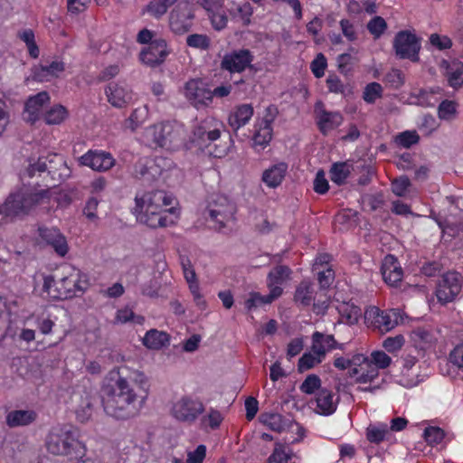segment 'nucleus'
Listing matches in <instances>:
<instances>
[{
    "label": "nucleus",
    "mask_w": 463,
    "mask_h": 463,
    "mask_svg": "<svg viewBox=\"0 0 463 463\" xmlns=\"http://www.w3.org/2000/svg\"><path fill=\"white\" fill-rule=\"evenodd\" d=\"M45 445L49 453L67 457L69 460L85 456V446L66 428H53L47 435Z\"/></svg>",
    "instance_id": "7ed1b4c3"
},
{
    "label": "nucleus",
    "mask_w": 463,
    "mask_h": 463,
    "mask_svg": "<svg viewBox=\"0 0 463 463\" xmlns=\"http://www.w3.org/2000/svg\"><path fill=\"white\" fill-rule=\"evenodd\" d=\"M291 458V456L288 452L285 450V448L281 445H277L272 452V454L269 457V463H288V460Z\"/></svg>",
    "instance_id": "bf43d9fd"
},
{
    "label": "nucleus",
    "mask_w": 463,
    "mask_h": 463,
    "mask_svg": "<svg viewBox=\"0 0 463 463\" xmlns=\"http://www.w3.org/2000/svg\"><path fill=\"white\" fill-rule=\"evenodd\" d=\"M393 48L400 59H409L411 61H419L420 43L418 37L409 31H400L393 40Z\"/></svg>",
    "instance_id": "9d476101"
},
{
    "label": "nucleus",
    "mask_w": 463,
    "mask_h": 463,
    "mask_svg": "<svg viewBox=\"0 0 463 463\" xmlns=\"http://www.w3.org/2000/svg\"><path fill=\"white\" fill-rule=\"evenodd\" d=\"M205 454V446L199 445L195 450L188 453L186 463H203Z\"/></svg>",
    "instance_id": "774afa93"
},
{
    "label": "nucleus",
    "mask_w": 463,
    "mask_h": 463,
    "mask_svg": "<svg viewBox=\"0 0 463 463\" xmlns=\"http://www.w3.org/2000/svg\"><path fill=\"white\" fill-rule=\"evenodd\" d=\"M80 277V272L77 270L58 280V288L53 289L54 299L71 298L77 295V292H84L88 283L86 280H81Z\"/></svg>",
    "instance_id": "9b49d317"
},
{
    "label": "nucleus",
    "mask_w": 463,
    "mask_h": 463,
    "mask_svg": "<svg viewBox=\"0 0 463 463\" xmlns=\"http://www.w3.org/2000/svg\"><path fill=\"white\" fill-rule=\"evenodd\" d=\"M50 96L47 91H41L34 96L30 97L24 106V119L33 124L39 119V114L44 104L49 102Z\"/></svg>",
    "instance_id": "5701e85b"
},
{
    "label": "nucleus",
    "mask_w": 463,
    "mask_h": 463,
    "mask_svg": "<svg viewBox=\"0 0 463 463\" xmlns=\"http://www.w3.org/2000/svg\"><path fill=\"white\" fill-rule=\"evenodd\" d=\"M147 111L146 107L134 109L129 118L125 121L126 128L135 131L137 128L145 120Z\"/></svg>",
    "instance_id": "a18cd8bd"
},
{
    "label": "nucleus",
    "mask_w": 463,
    "mask_h": 463,
    "mask_svg": "<svg viewBox=\"0 0 463 463\" xmlns=\"http://www.w3.org/2000/svg\"><path fill=\"white\" fill-rule=\"evenodd\" d=\"M25 172L29 177L34 176L36 173L41 175L46 172L52 181L51 184L52 187L59 185L71 175V170L65 158L57 153L39 156L34 163L29 164Z\"/></svg>",
    "instance_id": "20e7f679"
},
{
    "label": "nucleus",
    "mask_w": 463,
    "mask_h": 463,
    "mask_svg": "<svg viewBox=\"0 0 463 463\" xmlns=\"http://www.w3.org/2000/svg\"><path fill=\"white\" fill-rule=\"evenodd\" d=\"M365 319H373L372 323L378 327L381 331L388 332L392 329L397 322L391 318V317L384 311L380 310L378 307H371L365 311Z\"/></svg>",
    "instance_id": "bb28decb"
},
{
    "label": "nucleus",
    "mask_w": 463,
    "mask_h": 463,
    "mask_svg": "<svg viewBox=\"0 0 463 463\" xmlns=\"http://www.w3.org/2000/svg\"><path fill=\"white\" fill-rule=\"evenodd\" d=\"M342 121L343 117L339 112L322 110L318 115L317 124L320 131L326 135L327 131L338 127Z\"/></svg>",
    "instance_id": "c9c22d12"
},
{
    "label": "nucleus",
    "mask_w": 463,
    "mask_h": 463,
    "mask_svg": "<svg viewBox=\"0 0 463 463\" xmlns=\"http://www.w3.org/2000/svg\"><path fill=\"white\" fill-rule=\"evenodd\" d=\"M352 165L348 162L334 163L330 168V179L333 183L342 185L351 173Z\"/></svg>",
    "instance_id": "e433bc0d"
},
{
    "label": "nucleus",
    "mask_w": 463,
    "mask_h": 463,
    "mask_svg": "<svg viewBox=\"0 0 463 463\" xmlns=\"http://www.w3.org/2000/svg\"><path fill=\"white\" fill-rule=\"evenodd\" d=\"M449 362L458 368H463V342L457 345L449 353Z\"/></svg>",
    "instance_id": "338daca9"
},
{
    "label": "nucleus",
    "mask_w": 463,
    "mask_h": 463,
    "mask_svg": "<svg viewBox=\"0 0 463 463\" xmlns=\"http://www.w3.org/2000/svg\"><path fill=\"white\" fill-rule=\"evenodd\" d=\"M37 414L32 410H15L6 415V424L10 428L26 426L36 420Z\"/></svg>",
    "instance_id": "7c9ffc66"
},
{
    "label": "nucleus",
    "mask_w": 463,
    "mask_h": 463,
    "mask_svg": "<svg viewBox=\"0 0 463 463\" xmlns=\"http://www.w3.org/2000/svg\"><path fill=\"white\" fill-rule=\"evenodd\" d=\"M315 300V289L314 285L307 281H301L298 286L296 288L294 294V301L295 303L301 307H306L311 305V303Z\"/></svg>",
    "instance_id": "c756f323"
},
{
    "label": "nucleus",
    "mask_w": 463,
    "mask_h": 463,
    "mask_svg": "<svg viewBox=\"0 0 463 463\" xmlns=\"http://www.w3.org/2000/svg\"><path fill=\"white\" fill-rule=\"evenodd\" d=\"M256 128L257 129L252 137L253 146L264 148L272 138V127L263 126V124L260 123Z\"/></svg>",
    "instance_id": "4c0bfd02"
},
{
    "label": "nucleus",
    "mask_w": 463,
    "mask_h": 463,
    "mask_svg": "<svg viewBox=\"0 0 463 463\" xmlns=\"http://www.w3.org/2000/svg\"><path fill=\"white\" fill-rule=\"evenodd\" d=\"M80 163L96 171H107L113 166L114 159L109 153L90 150L80 157Z\"/></svg>",
    "instance_id": "412c9836"
},
{
    "label": "nucleus",
    "mask_w": 463,
    "mask_h": 463,
    "mask_svg": "<svg viewBox=\"0 0 463 463\" xmlns=\"http://www.w3.org/2000/svg\"><path fill=\"white\" fill-rule=\"evenodd\" d=\"M389 430L385 423L378 425L370 424L366 429V438L371 443L379 444L384 440Z\"/></svg>",
    "instance_id": "ea45409f"
},
{
    "label": "nucleus",
    "mask_w": 463,
    "mask_h": 463,
    "mask_svg": "<svg viewBox=\"0 0 463 463\" xmlns=\"http://www.w3.org/2000/svg\"><path fill=\"white\" fill-rule=\"evenodd\" d=\"M423 436L429 444H439L444 439V432L438 427H428L424 430Z\"/></svg>",
    "instance_id": "864d4df0"
},
{
    "label": "nucleus",
    "mask_w": 463,
    "mask_h": 463,
    "mask_svg": "<svg viewBox=\"0 0 463 463\" xmlns=\"http://www.w3.org/2000/svg\"><path fill=\"white\" fill-rule=\"evenodd\" d=\"M287 170L286 163L276 164L263 173L262 181L269 187H277L284 179Z\"/></svg>",
    "instance_id": "473e14b6"
},
{
    "label": "nucleus",
    "mask_w": 463,
    "mask_h": 463,
    "mask_svg": "<svg viewBox=\"0 0 463 463\" xmlns=\"http://www.w3.org/2000/svg\"><path fill=\"white\" fill-rule=\"evenodd\" d=\"M329 189L328 182L326 178L325 172L323 170H319L314 180V190L316 193L324 194Z\"/></svg>",
    "instance_id": "0e129e2a"
},
{
    "label": "nucleus",
    "mask_w": 463,
    "mask_h": 463,
    "mask_svg": "<svg viewBox=\"0 0 463 463\" xmlns=\"http://www.w3.org/2000/svg\"><path fill=\"white\" fill-rule=\"evenodd\" d=\"M171 161L163 156L145 157L139 159L134 167V175L148 184L156 181L167 168Z\"/></svg>",
    "instance_id": "6e6552de"
},
{
    "label": "nucleus",
    "mask_w": 463,
    "mask_h": 463,
    "mask_svg": "<svg viewBox=\"0 0 463 463\" xmlns=\"http://www.w3.org/2000/svg\"><path fill=\"white\" fill-rule=\"evenodd\" d=\"M370 362L377 366V370L387 368L392 362L391 357L383 351H373L371 354Z\"/></svg>",
    "instance_id": "4d7b16f0"
},
{
    "label": "nucleus",
    "mask_w": 463,
    "mask_h": 463,
    "mask_svg": "<svg viewBox=\"0 0 463 463\" xmlns=\"http://www.w3.org/2000/svg\"><path fill=\"white\" fill-rule=\"evenodd\" d=\"M145 12L148 13L151 16L156 19L161 18L165 15L167 11L165 5L161 3V0H151L145 7Z\"/></svg>",
    "instance_id": "6e6d98bb"
},
{
    "label": "nucleus",
    "mask_w": 463,
    "mask_h": 463,
    "mask_svg": "<svg viewBox=\"0 0 463 463\" xmlns=\"http://www.w3.org/2000/svg\"><path fill=\"white\" fill-rule=\"evenodd\" d=\"M339 312L342 317L345 320V323L349 325L356 324L362 314L360 307L349 304L342 305Z\"/></svg>",
    "instance_id": "79ce46f5"
},
{
    "label": "nucleus",
    "mask_w": 463,
    "mask_h": 463,
    "mask_svg": "<svg viewBox=\"0 0 463 463\" xmlns=\"http://www.w3.org/2000/svg\"><path fill=\"white\" fill-rule=\"evenodd\" d=\"M410 185V179L403 175L392 181V191L398 196H403Z\"/></svg>",
    "instance_id": "680f3d73"
},
{
    "label": "nucleus",
    "mask_w": 463,
    "mask_h": 463,
    "mask_svg": "<svg viewBox=\"0 0 463 463\" xmlns=\"http://www.w3.org/2000/svg\"><path fill=\"white\" fill-rule=\"evenodd\" d=\"M269 294L266 296H261L258 292L250 293V298L245 301V307L250 311L252 308H255L263 304H270L272 301H268Z\"/></svg>",
    "instance_id": "052dcab7"
},
{
    "label": "nucleus",
    "mask_w": 463,
    "mask_h": 463,
    "mask_svg": "<svg viewBox=\"0 0 463 463\" xmlns=\"http://www.w3.org/2000/svg\"><path fill=\"white\" fill-rule=\"evenodd\" d=\"M366 27L373 38L378 39L387 29V24L383 17L374 16L368 22Z\"/></svg>",
    "instance_id": "49530a36"
},
{
    "label": "nucleus",
    "mask_w": 463,
    "mask_h": 463,
    "mask_svg": "<svg viewBox=\"0 0 463 463\" xmlns=\"http://www.w3.org/2000/svg\"><path fill=\"white\" fill-rule=\"evenodd\" d=\"M220 137L219 128L210 129L206 124H202L194 129L193 142L209 156L222 158L227 155L229 146L219 142Z\"/></svg>",
    "instance_id": "39448f33"
},
{
    "label": "nucleus",
    "mask_w": 463,
    "mask_h": 463,
    "mask_svg": "<svg viewBox=\"0 0 463 463\" xmlns=\"http://www.w3.org/2000/svg\"><path fill=\"white\" fill-rule=\"evenodd\" d=\"M65 70L64 63L61 61H52L50 64L40 65L33 70V79L43 81L48 76L57 77Z\"/></svg>",
    "instance_id": "f704fd0d"
},
{
    "label": "nucleus",
    "mask_w": 463,
    "mask_h": 463,
    "mask_svg": "<svg viewBox=\"0 0 463 463\" xmlns=\"http://www.w3.org/2000/svg\"><path fill=\"white\" fill-rule=\"evenodd\" d=\"M461 276L458 272H447L439 280L436 296L439 302L447 304L455 299L461 291Z\"/></svg>",
    "instance_id": "f8f14e48"
},
{
    "label": "nucleus",
    "mask_w": 463,
    "mask_h": 463,
    "mask_svg": "<svg viewBox=\"0 0 463 463\" xmlns=\"http://www.w3.org/2000/svg\"><path fill=\"white\" fill-rule=\"evenodd\" d=\"M133 213L139 222L144 223L150 228L156 229L158 227H166L168 224L166 213H143V210L140 212L134 211Z\"/></svg>",
    "instance_id": "72a5a7b5"
},
{
    "label": "nucleus",
    "mask_w": 463,
    "mask_h": 463,
    "mask_svg": "<svg viewBox=\"0 0 463 463\" xmlns=\"http://www.w3.org/2000/svg\"><path fill=\"white\" fill-rule=\"evenodd\" d=\"M170 342V336L164 331L150 329L143 337V345L148 349L159 350L167 346Z\"/></svg>",
    "instance_id": "2f4dec72"
},
{
    "label": "nucleus",
    "mask_w": 463,
    "mask_h": 463,
    "mask_svg": "<svg viewBox=\"0 0 463 463\" xmlns=\"http://www.w3.org/2000/svg\"><path fill=\"white\" fill-rule=\"evenodd\" d=\"M51 191L49 188L36 192L18 190L10 194L0 204V223L13 222L16 218L28 215L36 206L49 203Z\"/></svg>",
    "instance_id": "f03ea898"
},
{
    "label": "nucleus",
    "mask_w": 463,
    "mask_h": 463,
    "mask_svg": "<svg viewBox=\"0 0 463 463\" xmlns=\"http://www.w3.org/2000/svg\"><path fill=\"white\" fill-rule=\"evenodd\" d=\"M11 314L8 310L6 302L0 297V342L7 335Z\"/></svg>",
    "instance_id": "c03bdc74"
},
{
    "label": "nucleus",
    "mask_w": 463,
    "mask_h": 463,
    "mask_svg": "<svg viewBox=\"0 0 463 463\" xmlns=\"http://www.w3.org/2000/svg\"><path fill=\"white\" fill-rule=\"evenodd\" d=\"M321 380L317 374H309L299 386L300 391L306 394H313L321 388Z\"/></svg>",
    "instance_id": "09e8293b"
},
{
    "label": "nucleus",
    "mask_w": 463,
    "mask_h": 463,
    "mask_svg": "<svg viewBox=\"0 0 463 463\" xmlns=\"http://www.w3.org/2000/svg\"><path fill=\"white\" fill-rule=\"evenodd\" d=\"M173 197L163 190H156L145 193L142 196L136 195V206L134 211L140 212L145 208V204L154 205L164 208L172 204Z\"/></svg>",
    "instance_id": "aec40b11"
},
{
    "label": "nucleus",
    "mask_w": 463,
    "mask_h": 463,
    "mask_svg": "<svg viewBox=\"0 0 463 463\" xmlns=\"http://www.w3.org/2000/svg\"><path fill=\"white\" fill-rule=\"evenodd\" d=\"M291 273L290 268L286 265H278L269 272L267 277V285L269 288L268 301H274L282 295L281 285L290 279Z\"/></svg>",
    "instance_id": "dca6fc26"
},
{
    "label": "nucleus",
    "mask_w": 463,
    "mask_h": 463,
    "mask_svg": "<svg viewBox=\"0 0 463 463\" xmlns=\"http://www.w3.org/2000/svg\"><path fill=\"white\" fill-rule=\"evenodd\" d=\"M337 342L334 335L315 332L312 335V351L317 356H324L328 350L335 348Z\"/></svg>",
    "instance_id": "cd10ccee"
},
{
    "label": "nucleus",
    "mask_w": 463,
    "mask_h": 463,
    "mask_svg": "<svg viewBox=\"0 0 463 463\" xmlns=\"http://www.w3.org/2000/svg\"><path fill=\"white\" fill-rule=\"evenodd\" d=\"M112 382L103 389L104 411L118 420H128L139 414L149 391L145 373L128 366L109 373Z\"/></svg>",
    "instance_id": "f257e3e1"
},
{
    "label": "nucleus",
    "mask_w": 463,
    "mask_h": 463,
    "mask_svg": "<svg viewBox=\"0 0 463 463\" xmlns=\"http://www.w3.org/2000/svg\"><path fill=\"white\" fill-rule=\"evenodd\" d=\"M440 68L444 69V76L447 79L449 87L458 90L463 86V62L458 60L446 61L440 63Z\"/></svg>",
    "instance_id": "b1692460"
},
{
    "label": "nucleus",
    "mask_w": 463,
    "mask_h": 463,
    "mask_svg": "<svg viewBox=\"0 0 463 463\" xmlns=\"http://www.w3.org/2000/svg\"><path fill=\"white\" fill-rule=\"evenodd\" d=\"M456 112V104L451 100H443L438 109L439 117L441 119H449Z\"/></svg>",
    "instance_id": "e2e57ef3"
},
{
    "label": "nucleus",
    "mask_w": 463,
    "mask_h": 463,
    "mask_svg": "<svg viewBox=\"0 0 463 463\" xmlns=\"http://www.w3.org/2000/svg\"><path fill=\"white\" fill-rule=\"evenodd\" d=\"M169 54L167 43L163 38H156L140 52V60L143 63L152 68L161 65Z\"/></svg>",
    "instance_id": "4468645a"
},
{
    "label": "nucleus",
    "mask_w": 463,
    "mask_h": 463,
    "mask_svg": "<svg viewBox=\"0 0 463 463\" xmlns=\"http://www.w3.org/2000/svg\"><path fill=\"white\" fill-rule=\"evenodd\" d=\"M105 92L108 101L115 108L127 107L133 99V92L125 82H111Z\"/></svg>",
    "instance_id": "6ab92c4d"
},
{
    "label": "nucleus",
    "mask_w": 463,
    "mask_h": 463,
    "mask_svg": "<svg viewBox=\"0 0 463 463\" xmlns=\"http://www.w3.org/2000/svg\"><path fill=\"white\" fill-rule=\"evenodd\" d=\"M185 97L197 109L208 107L213 102L212 90L200 80H191L185 84Z\"/></svg>",
    "instance_id": "2eb2a0df"
},
{
    "label": "nucleus",
    "mask_w": 463,
    "mask_h": 463,
    "mask_svg": "<svg viewBox=\"0 0 463 463\" xmlns=\"http://www.w3.org/2000/svg\"><path fill=\"white\" fill-rule=\"evenodd\" d=\"M194 17L195 15L192 4L188 1L178 2L169 14L170 30L178 35H183L188 33L193 26Z\"/></svg>",
    "instance_id": "1a4fd4ad"
},
{
    "label": "nucleus",
    "mask_w": 463,
    "mask_h": 463,
    "mask_svg": "<svg viewBox=\"0 0 463 463\" xmlns=\"http://www.w3.org/2000/svg\"><path fill=\"white\" fill-rule=\"evenodd\" d=\"M327 66L326 58L323 53H318L310 64L311 71L316 78H321L325 74Z\"/></svg>",
    "instance_id": "603ef678"
},
{
    "label": "nucleus",
    "mask_w": 463,
    "mask_h": 463,
    "mask_svg": "<svg viewBox=\"0 0 463 463\" xmlns=\"http://www.w3.org/2000/svg\"><path fill=\"white\" fill-rule=\"evenodd\" d=\"M206 212L210 219L215 222L214 228L222 231L227 222L233 220L236 213L235 204L223 194H213L208 202Z\"/></svg>",
    "instance_id": "0eeeda50"
},
{
    "label": "nucleus",
    "mask_w": 463,
    "mask_h": 463,
    "mask_svg": "<svg viewBox=\"0 0 463 463\" xmlns=\"http://www.w3.org/2000/svg\"><path fill=\"white\" fill-rule=\"evenodd\" d=\"M229 13L232 17H240L242 22V25L248 26L251 23L250 16L253 14V8L250 3L245 2L242 5H237L235 9H229Z\"/></svg>",
    "instance_id": "a19ab883"
},
{
    "label": "nucleus",
    "mask_w": 463,
    "mask_h": 463,
    "mask_svg": "<svg viewBox=\"0 0 463 463\" xmlns=\"http://www.w3.org/2000/svg\"><path fill=\"white\" fill-rule=\"evenodd\" d=\"M260 421L269 430L277 432H282L288 429L293 428V419L285 417L279 413H261L259 417Z\"/></svg>",
    "instance_id": "a878e982"
},
{
    "label": "nucleus",
    "mask_w": 463,
    "mask_h": 463,
    "mask_svg": "<svg viewBox=\"0 0 463 463\" xmlns=\"http://www.w3.org/2000/svg\"><path fill=\"white\" fill-rule=\"evenodd\" d=\"M420 141V136L416 131H404L400 133L395 137V142L398 146L404 148H410L411 146L418 144Z\"/></svg>",
    "instance_id": "de8ad7c7"
},
{
    "label": "nucleus",
    "mask_w": 463,
    "mask_h": 463,
    "mask_svg": "<svg viewBox=\"0 0 463 463\" xmlns=\"http://www.w3.org/2000/svg\"><path fill=\"white\" fill-rule=\"evenodd\" d=\"M379 375L377 366L373 363L369 362L361 368L360 375L355 378L356 383H372Z\"/></svg>",
    "instance_id": "37998d69"
},
{
    "label": "nucleus",
    "mask_w": 463,
    "mask_h": 463,
    "mask_svg": "<svg viewBox=\"0 0 463 463\" xmlns=\"http://www.w3.org/2000/svg\"><path fill=\"white\" fill-rule=\"evenodd\" d=\"M253 58L251 52L247 49L234 51L224 55L221 67L230 72H241L250 66Z\"/></svg>",
    "instance_id": "a211bd4d"
},
{
    "label": "nucleus",
    "mask_w": 463,
    "mask_h": 463,
    "mask_svg": "<svg viewBox=\"0 0 463 463\" xmlns=\"http://www.w3.org/2000/svg\"><path fill=\"white\" fill-rule=\"evenodd\" d=\"M68 117V110L62 105H55L44 115V121L48 125H60Z\"/></svg>",
    "instance_id": "58836bf2"
},
{
    "label": "nucleus",
    "mask_w": 463,
    "mask_h": 463,
    "mask_svg": "<svg viewBox=\"0 0 463 463\" xmlns=\"http://www.w3.org/2000/svg\"><path fill=\"white\" fill-rule=\"evenodd\" d=\"M383 93V87L378 82H371L366 85L363 99L369 104L375 102L376 99L381 98Z\"/></svg>",
    "instance_id": "8fccbe9b"
},
{
    "label": "nucleus",
    "mask_w": 463,
    "mask_h": 463,
    "mask_svg": "<svg viewBox=\"0 0 463 463\" xmlns=\"http://www.w3.org/2000/svg\"><path fill=\"white\" fill-rule=\"evenodd\" d=\"M186 44L192 48L208 50L210 47V39L205 34L194 33L187 36Z\"/></svg>",
    "instance_id": "3c124183"
},
{
    "label": "nucleus",
    "mask_w": 463,
    "mask_h": 463,
    "mask_svg": "<svg viewBox=\"0 0 463 463\" xmlns=\"http://www.w3.org/2000/svg\"><path fill=\"white\" fill-rule=\"evenodd\" d=\"M335 394L333 392L323 388L320 389L317 398V406L319 410V412L323 415H330L336 410L337 402H338V397L336 399H334Z\"/></svg>",
    "instance_id": "c85d7f7f"
},
{
    "label": "nucleus",
    "mask_w": 463,
    "mask_h": 463,
    "mask_svg": "<svg viewBox=\"0 0 463 463\" xmlns=\"http://www.w3.org/2000/svg\"><path fill=\"white\" fill-rule=\"evenodd\" d=\"M321 363V359L314 356L310 353L304 354L298 360V370L300 373L313 368L317 364Z\"/></svg>",
    "instance_id": "13d9d810"
},
{
    "label": "nucleus",
    "mask_w": 463,
    "mask_h": 463,
    "mask_svg": "<svg viewBox=\"0 0 463 463\" xmlns=\"http://www.w3.org/2000/svg\"><path fill=\"white\" fill-rule=\"evenodd\" d=\"M252 115L253 108L250 104L238 106L235 110L229 115L228 124L232 128L233 135L241 140H243V138L240 137L239 130L249 122Z\"/></svg>",
    "instance_id": "4be33fe9"
},
{
    "label": "nucleus",
    "mask_w": 463,
    "mask_h": 463,
    "mask_svg": "<svg viewBox=\"0 0 463 463\" xmlns=\"http://www.w3.org/2000/svg\"><path fill=\"white\" fill-rule=\"evenodd\" d=\"M208 16L214 30L221 31L227 26L228 17L224 12H221V10L214 11L210 13Z\"/></svg>",
    "instance_id": "5fc2aeb1"
},
{
    "label": "nucleus",
    "mask_w": 463,
    "mask_h": 463,
    "mask_svg": "<svg viewBox=\"0 0 463 463\" xmlns=\"http://www.w3.org/2000/svg\"><path fill=\"white\" fill-rule=\"evenodd\" d=\"M39 236L42 241L50 246L59 257H65L69 251L66 237L61 231L54 227H40Z\"/></svg>",
    "instance_id": "f3484780"
},
{
    "label": "nucleus",
    "mask_w": 463,
    "mask_h": 463,
    "mask_svg": "<svg viewBox=\"0 0 463 463\" xmlns=\"http://www.w3.org/2000/svg\"><path fill=\"white\" fill-rule=\"evenodd\" d=\"M354 57L349 53H342L337 57L338 70L341 73L347 74L354 64Z\"/></svg>",
    "instance_id": "69168bd1"
},
{
    "label": "nucleus",
    "mask_w": 463,
    "mask_h": 463,
    "mask_svg": "<svg viewBox=\"0 0 463 463\" xmlns=\"http://www.w3.org/2000/svg\"><path fill=\"white\" fill-rule=\"evenodd\" d=\"M145 135L155 147L174 149L183 140L181 128L170 122L155 124L146 128Z\"/></svg>",
    "instance_id": "423d86ee"
},
{
    "label": "nucleus",
    "mask_w": 463,
    "mask_h": 463,
    "mask_svg": "<svg viewBox=\"0 0 463 463\" xmlns=\"http://www.w3.org/2000/svg\"><path fill=\"white\" fill-rule=\"evenodd\" d=\"M384 281L390 286H397L403 277L402 269L399 266L397 259L392 255H387L384 258L381 268Z\"/></svg>",
    "instance_id": "393cba45"
},
{
    "label": "nucleus",
    "mask_w": 463,
    "mask_h": 463,
    "mask_svg": "<svg viewBox=\"0 0 463 463\" xmlns=\"http://www.w3.org/2000/svg\"><path fill=\"white\" fill-rule=\"evenodd\" d=\"M203 411L204 406L200 401L184 396L174 404L172 414L180 421L192 423Z\"/></svg>",
    "instance_id": "ddd939ff"
}]
</instances>
